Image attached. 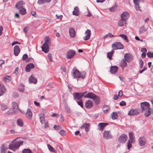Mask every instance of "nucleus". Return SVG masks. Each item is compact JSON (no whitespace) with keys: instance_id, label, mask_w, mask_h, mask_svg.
Segmentation results:
<instances>
[{"instance_id":"9d476101","label":"nucleus","mask_w":153,"mask_h":153,"mask_svg":"<svg viewBox=\"0 0 153 153\" xmlns=\"http://www.w3.org/2000/svg\"><path fill=\"white\" fill-rule=\"evenodd\" d=\"M76 54L75 51L73 50H70L66 53V58L70 59L74 56Z\"/></svg>"},{"instance_id":"0e129e2a","label":"nucleus","mask_w":153,"mask_h":153,"mask_svg":"<svg viewBox=\"0 0 153 153\" xmlns=\"http://www.w3.org/2000/svg\"><path fill=\"white\" fill-rule=\"evenodd\" d=\"M3 28L2 26H0V36H1L3 33L2 31L3 30Z\"/></svg>"},{"instance_id":"864d4df0","label":"nucleus","mask_w":153,"mask_h":153,"mask_svg":"<svg viewBox=\"0 0 153 153\" xmlns=\"http://www.w3.org/2000/svg\"><path fill=\"white\" fill-rule=\"evenodd\" d=\"M87 91H85L83 92H80L81 95L82 97H83L84 98H86L87 97H85L87 96Z\"/></svg>"},{"instance_id":"a18cd8bd","label":"nucleus","mask_w":153,"mask_h":153,"mask_svg":"<svg viewBox=\"0 0 153 153\" xmlns=\"http://www.w3.org/2000/svg\"><path fill=\"white\" fill-rule=\"evenodd\" d=\"M95 101V103L97 104H98L100 102V98L98 96H96L95 98L93 99Z\"/></svg>"},{"instance_id":"de8ad7c7","label":"nucleus","mask_w":153,"mask_h":153,"mask_svg":"<svg viewBox=\"0 0 153 153\" xmlns=\"http://www.w3.org/2000/svg\"><path fill=\"white\" fill-rule=\"evenodd\" d=\"M114 36V35L112 34L111 33H108V34H106L105 36H104L103 37V38L105 39L108 37H109L110 38H111L113 37Z\"/></svg>"},{"instance_id":"f704fd0d","label":"nucleus","mask_w":153,"mask_h":153,"mask_svg":"<svg viewBox=\"0 0 153 153\" xmlns=\"http://www.w3.org/2000/svg\"><path fill=\"white\" fill-rule=\"evenodd\" d=\"M114 51L113 49L112 50L111 52H108L107 53V57L108 58L110 59H112V56L113 53H114Z\"/></svg>"},{"instance_id":"5701e85b","label":"nucleus","mask_w":153,"mask_h":153,"mask_svg":"<svg viewBox=\"0 0 153 153\" xmlns=\"http://www.w3.org/2000/svg\"><path fill=\"white\" fill-rule=\"evenodd\" d=\"M90 124L88 123H85V124L80 127L82 129L85 128V131L86 132H88L89 131Z\"/></svg>"},{"instance_id":"39448f33","label":"nucleus","mask_w":153,"mask_h":153,"mask_svg":"<svg viewBox=\"0 0 153 153\" xmlns=\"http://www.w3.org/2000/svg\"><path fill=\"white\" fill-rule=\"evenodd\" d=\"M103 137L105 139L108 140L112 138V135L110 133V131H105L103 133Z\"/></svg>"},{"instance_id":"cd10ccee","label":"nucleus","mask_w":153,"mask_h":153,"mask_svg":"<svg viewBox=\"0 0 153 153\" xmlns=\"http://www.w3.org/2000/svg\"><path fill=\"white\" fill-rule=\"evenodd\" d=\"M126 21L121 19L118 21L117 25L119 26L122 27L124 24H126Z\"/></svg>"},{"instance_id":"c756f323","label":"nucleus","mask_w":153,"mask_h":153,"mask_svg":"<svg viewBox=\"0 0 153 153\" xmlns=\"http://www.w3.org/2000/svg\"><path fill=\"white\" fill-rule=\"evenodd\" d=\"M85 106L87 108H90L92 106V103L90 100H88L86 102Z\"/></svg>"},{"instance_id":"ea45409f","label":"nucleus","mask_w":153,"mask_h":153,"mask_svg":"<svg viewBox=\"0 0 153 153\" xmlns=\"http://www.w3.org/2000/svg\"><path fill=\"white\" fill-rule=\"evenodd\" d=\"M12 108L13 109H18V104L15 102H13L12 103Z\"/></svg>"},{"instance_id":"a211bd4d","label":"nucleus","mask_w":153,"mask_h":153,"mask_svg":"<svg viewBox=\"0 0 153 153\" xmlns=\"http://www.w3.org/2000/svg\"><path fill=\"white\" fill-rule=\"evenodd\" d=\"M25 3L23 1H18L15 5L16 8L18 9L23 7V5Z\"/></svg>"},{"instance_id":"58836bf2","label":"nucleus","mask_w":153,"mask_h":153,"mask_svg":"<svg viewBox=\"0 0 153 153\" xmlns=\"http://www.w3.org/2000/svg\"><path fill=\"white\" fill-rule=\"evenodd\" d=\"M146 29L144 26H143L140 27V28L139 33L140 34H142L144 32H146Z\"/></svg>"},{"instance_id":"8fccbe9b","label":"nucleus","mask_w":153,"mask_h":153,"mask_svg":"<svg viewBox=\"0 0 153 153\" xmlns=\"http://www.w3.org/2000/svg\"><path fill=\"white\" fill-rule=\"evenodd\" d=\"M147 55L149 58H153V53L149 52L147 53Z\"/></svg>"},{"instance_id":"4d7b16f0","label":"nucleus","mask_w":153,"mask_h":153,"mask_svg":"<svg viewBox=\"0 0 153 153\" xmlns=\"http://www.w3.org/2000/svg\"><path fill=\"white\" fill-rule=\"evenodd\" d=\"M132 146V145L130 143L129 140L128 141V142L127 143V147L128 149H130Z\"/></svg>"},{"instance_id":"79ce46f5","label":"nucleus","mask_w":153,"mask_h":153,"mask_svg":"<svg viewBox=\"0 0 153 153\" xmlns=\"http://www.w3.org/2000/svg\"><path fill=\"white\" fill-rule=\"evenodd\" d=\"M1 109L4 111L7 109L8 108V106L4 104H1Z\"/></svg>"},{"instance_id":"aec40b11","label":"nucleus","mask_w":153,"mask_h":153,"mask_svg":"<svg viewBox=\"0 0 153 153\" xmlns=\"http://www.w3.org/2000/svg\"><path fill=\"white\" fill-rule=\"evenodd\" d=\"M20 49L18 45H16L14 48V53L15 56H18L20 52Z\"/></svg>"},{"instance_id":"393cba45","label":"nucleus","mask_w":153,"mask_h":153,"mask_svg":"<svg viewBox=\"0 0 153 153\" xmlns=\"http://www.w3.org/2000/svg\"><path fill=\"white\" fill-rule=\"evenodd\" d=\"M120 66L121 67L122 69H123L124 68L126 67L127 66V64L126 60L123 59L120 62Z\"/></svg>"},{"instance_id":"72a5a7b5","label":"nucleus","mask_w":153,"mask_h":153,"mask_svg":"<svg viewBox=\"0 0 153 153\" xmlns=\"http://www.w3.org/2000/svg\"><path fill=\"white\" fill-rule=\"evenodd\" d=\"M17 124L20 127H22L23 126L24 123L23 120L21 119H19L17 120L16 121Z\"/></svg>"},{"instance_id":"4be33fe9","label":"nucleus","mask_w":153,"mask_h":153,"mask_svg":"<svg viewBox=\"0 0 153 153\" xmlns=\"http://www.w3.org/2000/svg\"><path fill=\"white\" fill-rule=\"evenodd\" d=\"M129 135L131 143H134L135 141L134 133L132 132H130L129 133Z\"/></svg>"},{"instance_id":"49530a36","label":"nucleus","mask_w":153,"mask_h":153,"mask_svg":"<svg viewBox=\"0 0 153 153\" xmlns=\"http://www.w3.org/2000/svg\"><path fill=\"white\" fill-rule=\"evenodd\" d=\"M116 10V6H113L112 7L109 8V10L111 12H114Z\"/></svg>"},{"instance_id":"20e7f679","label":"nucleus","mask_w":153,"mask_h":153,"mask_svg":"<svg viewBox=\"0 0 153 153\" xmlns=\"http://www.w3.org/2000/svg\"><path fill=\"white\" fill-rule=\"evenodd\" d=\"M112 47L115 50L121 49L124 48L123 45L120 42H117L112 44Z\"/></svg>"},{"instance_id":"f257e3e1","label":"nucleus","mask_w":153,"mask_h":153,"mask_svg":"<svg viewBox=\"0 0 153 153\" xmlns=\"http://www.w3.org/2000/svg\"><path fill=\"white\" fill-rule=\"evenodd\" d=\"M23 143L22 140L20 138H16L12 141L9 145L8 149H10L15 151Z\"/></svg>"},{"instance_id":"ddd939ff","label":"nucleus","mask_w":153,"mask_h":153,"mask_svg":"<svg viewBox=\"0 0 153 153\" xmlns=\"http://www.w3.org/2000/svg\"><path fill=\"white\" fill-rule=\"evenodd\" d=\"M138 142L140 145L142 146L145 145L146 142V140L145 137H141L139 138Z\"/></svg>"},{"instance_id":"c85d7f7f","label":"nucleus","mask_w":153,"mask_h":153,"mask_svg":"<svg viewBox=\"0 0 153 153\" xmlns=\"http://www.w3.org/2000/svg\"><path fill=\"white\" fill-rule=\"evenodd\" d=\"M118 67L116 66L111 67L110 71L112 74H114L118 70Z\"/></svg>"},{"instance_id":"603ef678","label":"nucleus","mask_w":153,"mask_h":153,"mask_svg":"<svg viewBox=\"0 0 153 153\" xmlns=\"http://www.w3.org/2000/svg\"><path fill=\"white\" fill-rule=\"evenodd\" d=\"M30 69H32L34 68V65L32 63H30L28 64L27 65Z\"/></svg>"},{"instance_id":"c9c22d12","label":"nucleus","mask_w":153,"mask_h":153,"mask_svg":"<svg viewBox=\"0 0 153 153\" xmlns=\"http://www.w3.org/2000/svg\"><path fill=\"white\" fill-rule=\"evenodd\" d=\"M111 118L113 120H115L118 118V114L117 113L113 112L111 114Z\"/></svg>"},{"instance_id":"37998d69","label":"nucleus","mask_w":153,"mask_h":153,"mask_svg":"<svg viewBox=\"0 0 153 153\" xmlns=\"http://www.w3.org/2000/svg\"><path fill=\"white\" fill-rule=\"evenodd\" d=\"M31 150L29 149H24L22 151V153H31Z\"/></svg>"},{"instance_id":"bb28decb","label":"nucleus","mask_w":153,"mask_h":153,"mask_svg":"<svg viewBox=\"0 0 153 153\" xmlns=\"http://www.w3.org/2000/svg\"><path fill=\"white\" fill-rule=\"evenodd\" d=\"M96 97V95L92 92H90L88 93L87 94V97H87L86 98H88L90 99H93L95 98Z\"/></svg>"},{"instance_id":"f8f14e48","label":"nucleus","mask_w":153,"mask_h":153,"mask_svg":"<svg viewBox=\"0 0 153 153\" xmlns=\"http://www.w3.org/2000/svg\"><path fill=\"white\" fill-rule=\"evenodd\" d=\"M85 34V36L83 37V39L84 40H87L89 39L91 35V30L89 29H87L86 30Z\"/></svg>"},{"instance_id":"680f3d73","label":"nucleus","mask_w":153,"mask_h":153,"mask_svg":"<svg viewBox=\"0 0 153 153\" xmlns=\"http://www.w3.org/2000/svg\"><path fill=\"white\" fill-rule=\"evenodd\" d=\"M120 105L121 106H125L126 105V103L124 101H123L120 103Z\"/></svg>"},{"instance_id":"a19ab883","label":"nucleus","mask_w":153,"mask_h":153,"mask_svg":"<svg viewBox=\"0 0 153 153\" xmlns=\"http://www.w3.org/2000/svg\"><path fill=\"white\" fill-rule=\"evenodd\" d=\"M19 12L22 15H25L26 13V9L23 7L20 9Z\"/></svg>"},{"instance_id":"4468645a","label":"nucleus","mask_w":153,"mask_h":153,"mask_svg":"<svg viewBox=\"0 0 153 153\" xmlns=\"http://www.w3.org/2000/svg\"><path fill=\"white\" fill-rule=\"evenodd\" d=\"M129 17V14L127 12H123L121 15V19L126 21Z\"/></svg>"},{"instance_id":"2f4dec72","label":"nucleus","mask_w":153,"mask_h":153,"mask_svg":"<svg viewBox=\"0 0 153 153\" xmlns=\"http://www.w3.org/2000/svg\"><path fill=\"white\" fill-rule=\"evenodd\" d=\"M79 8L77 7H76L74 9V10L73 12V15L77 16L79 15Z\"/></svg>"},{"instance_id":"13d9d810","label":"nucleus","mask_w":153,"mask_h":153,"mask_svg":"<svg viewBox=\"0 0 153 153\" xmlns=\"http://www.w3.org/2000/svg\"><path fill=\"white\" fill-rule=\"evenodd\" d=\"M59 134L62 136H64L65 134V131L64 130H61L59 132Z\"/></svg>"},{"instance_id":"5fc2aeb1","label":"nucleus","mask_w":153,"mask_h":153,"mask_svg":"<svg viewBox=\"0 0 153 153\" xmlns=\"http://www.w3.org/2000/svg\"><path fill=\"white\" fill-rule=\"evenodd\" d=\"M144 62L143 61L140 59L139 62L140 67V68H142L143 67Z\"/></svg>"},{"instance_id":"1a4fd4ad","label":"nucleus","mask_w":153,"mask_h":153,"mask_svg":"<svg viewBox=\"0 0 153 153\" xmlns=\"http://www.w3.org/2000/svg\"><path fill=\"white\" fill-rule=\"evenodd\" d=\"M127 139V136L125 134H123L120 136L118 139L119 142L121 143H124Z\"/></svg>"},{"instance_id":"e2e57ef3","label":"nucleus","mask_w":153,"mask_h":153,"mask_svg":"<svg viewBox=\"0 0 153 153\" xmlns=\"http://www.w3.org/2000/svg\"><path fill=\"white\" fill-rule=\"evenodd\" d=\"M118 95L119 97H121L123 96V93L122 90H120L119 91Z\"/></svg>"},{"instance_id":"f03ea898","label":"nucleus","mask_w":153,"mask_h":153,"mask_svg":"<svg viewBox=\"0 0 153 153\" xmlns=\"http://www.w3.org/2000/svg\"><path fill=\"white\" fill-rule=\"evenodd\" d=\"M141 107L142 108V112L144 113L145 117H148L151 114L150 105L149 103L146 102H141Z\"/></svg>"},{"instance_id":"423d86ee","label":"nucleus","mask_w":153,"mask_h":153,"mask_svg":"<svg viewBox=\"0 0 153 153\" xmlns=\"http://www.w3.org/2000/svg\"><path fill=\"white\" fill-rule=\"evenodd\" d=\"M138 109H131L128 113V115L129 116H137L139 113Z\"/></svg>"},{"instance_id":"7c9ffc66","label":"nucleus","mask_w":153,"mask_h":153,"mask_svg":"<svg viewBox=\"0 0 153 153\" xmlns=\"http://www.w3.org/2000/svg\"><path fill=\"white\" fill-rule=\"evenodd\" d=\"M51 0H38L37 3L39 4H43L45 3H49Z\"/></svg>"},{"instance_id":"7ed1b4c3","label":"nucleus","mask_w":153,"mask_h":153,"mask_svg":"<svg viewBox=\"0 0 153 153\" xmlns=\"http://www.w3.org/2000/svg\"><path fill=\"white\" fill-rule=\"evenodd\" d=\"M86 75L84 71L80 72L77 69L73 68L71 71V75L74 78H82L84 79Z\"/></svg>"},{"instance_id":"412c9836","label":"nucleus","mask_w":153,"mask_h":153,"mask_svg":"<svg viewBox=\"0 0 153 153\" xmlns=\"http://www.w3.org/2000/svg\"><path fill=\"white\" fill-rule=\"evenodd\" d=\"M29 83H33L34 84H36L37 82V79L34 76H31L29 78Z\"/></svg>"},{"instance_id":"9b49d317","label":"nucleus","mask_w":153,"mask_h":153,"mask_svg":"<svg viewBox=\"0 0 153 153\" xmlns=\"http://www.w3.org/2000/svg\"><path fill=\"white\" fill-rule=\"evenodd\" d=\"M124 58L125 60L128 62H131L133 58V56L129 53L125 54L124 56Z\"/></svg>"},{"instance_id":"338daca9","label":"nucleus","mask_w":153,"mask_h":153,"mask_svg":"<svg viewBox=\"0 0 153 153\" xmlns=\"http://www.w3.org/2000/svg\"><path fill=\"white\" fill-rule=\"evenodd\" d=\"M141 51L143 52V53H146L147 52V50L146 48H142L141 49Z\"/></svg>"},{"instance_id":"4c0bfd02","label":"nucleus","mask_w":153,"mask_h":153,"mask_svg":"<svg viewBox=\"0 0 153 153\" xmlns=\"http://www.w3.org/2000/svg\"><path fill=\"white\" fill-rule=\"evenodd\" d=\"M47 146L48 148L50 151L51 152H53L54 153H56V151L50 145L48 144L47 145Z\"/></svg>"},{"instance_id":"e433bc0d","label":"nucleus","mask_w":153,"mask_h":153,"mask_svg":"<svg viewBox=\"0 0 153 153\" xmlns=\"http://www.w3.org/2000/svg\"><path fill=\"white\" fill-rule=\"evenodd\" d=\"M17 112L18 111L16 112V111H15L13 110H10L7 111L6 114L8 115H11L15 114L17 113Z\"/></svg>"},{"instance_id":"6e6552de","label":"nucleus","mask_w":153,"mask_h":153,"mask_svg":"<svg viewBox=\"0 0 153 153\" xmlns=\"http://www.w3.org/2000/svg\"><path fill=\"white\" fill-rule=\"evenodd\" d=\"M133 2L135 5L136 10H140V4L141 3H143L144 2V0H133Z\"/></svg>"},{"instance_id":"6e6d98bb","label":"nucleus","mask_w":153,"mask_h":153,"mask_svg":"<svg viewBox=\"0 0 153 153\" xmlns=\"http://www.w3.org/2000/svg\"><path fill=\"white\" fill-rule=\"evenodd\" d=\"M53 128L57 130H59L61 128V127L59 126H56V125H55L53 127Z\"/></svg>"},{"instance_id":"2eb2a0df","label":"nucleus","mask_w":153,"mask_h":153,"mask_svg":"<svg viewBox=\"0 0 153 153\" xmlns=\"http://www.w3.org/2000/svg\"><path fill=\"white\" fill-rule=\"evenodd\" d=\"M42 50L45 53H47L49 50V48L48 44L44 43L42 47Z\"/></svg>"},{"instance_id":"dca6fc26","label":"nucleus","mask_w":153,"mask_h":153,"mask_svg":"<svg viewBox=\"0 0 153 153\" xmlns=\"http://www.w3.org/2000/svg\"><path fill=\"white\" fill-rule=\"evenodd\" d=\"M74 98L75 100H80L82 97L80 92H75L73 94Z\"/></svg>"},{"instance_id":"0eeeda50","label":"nucleus","mask_w":153,"mask_h":153,"mask_svg":"<svg viewBox=\"0 0 153 153\" xmlns=\"http://www.w3.org/2000/svg\"><path fill=\"white\" fill-rule=\"evenodd\" d=\"M40 120L42 124L45 123V127L47 128L49 127L47 123H45V116L43 113H41L39 115Z\"/></svg>"},{"instance_id":"f3484780","label":"nucleus","mask_w":153,"mask_h":153,"mask_svg":"<svg viewBox=\"0 0 153 153\" xmlns=\"http://www.w3.org/2000/svg\"><path fill=\"white\" fill-rule=\"evenodd\" d=\"M108 125V123H100L98 124V126L99 130L102 131L104 128Z\"/></svg>"},{"instance_id":"c03bdc74","label":"nucleus","mask_w":153,"mask_h":153,"mask_svg":"<svg viewBox=\"0 0 153 153\" xmlns=\"http://www.w3.org/2000/svg\"><path fill=\"white\" fill-rule=\"evenodd\" d=\"M119 36H121L123 38H124L126 41L127 42H128V40L127 37L124 34H121L119 35Z\"/></svg>"},{"instance_id":"473e14b6","label":"nucleus","mask_w":153,"mask_h":153,"mask_svg":"<svg viewBox=\"0 0 153 153\" xmlns=\"http://www.w3.org/2000/svg\"><path fill=\"white\" fill-rule=\"evenodd\" d=\"M1 153H5L8 148L7 147H5L4 144H2L1 146Z\"/></svg>"},{"instance_id":"b1692460","label":"nucleus","mask_w":153,"mask_h":153,"mask_svg":"<svg viewBox=\"0 0 153 153\" xmlns=\"http://www.w3.org/2000/svg\"><path fill=\"white\" fill-rule=\"evenodd\" d=\"M26 117L30 119H31L32 116V113L30 108H28L27 110L26 114Z\"/></svg>"},{"instance_id":"a878e982","label":"nucleus","mask_w":153,"mask_h":153,"mask_svg":"<svg viewBox=\"0 0 153 153\" xmlns=\"http://www.w3.org/2000/svg\"><path fill=\"white\" fill-rule=\"evenodd\" d=\"M110 110V107L109 106L105 105L103 106L102 110L105 113H108Z\"/></svg>"},{"instance_id":"6ab92c4d","label":"nucleus","mask_w":153,"mask_h":153,"mask_svg":"<svg viewBox=\"0 0 153 153\" xmlns=\"http://www.w3.org/2000/svg\"><path fill=\"white\" fill-rule=\"evenodd\" d=\"M69 32L71 37L74 38L75 36V31L73 28H70L69 30Z\"/></svg>"},{"instance_id":"3c124183","label":"nucleus","mask_w":153,"mask_h":153,"mask_svg":"<svg viewBox=\"0 0 153 153\" xmlns=\"http://www.w3.org/2000/svg\"><path fill=\"white\" fill-rule=\"evenodd\" d=\"M78 104L81 106L82 108L83 107L82 101V100H80L79 101H76Z\"/></svg>"},{"instance_id":"774afa93","label":"nucleus","mask_w":153,"mask_h":153,"mask_svg":"<svg viewBox=\"0 0 153 153\" xmlns=\"http://www.w3.org/2000/svg\"><path fill=\"white\" fill-rule=\"evenodd\" d=\"M25 70L26 72H29L30 71V68L28 67V66L26 65V66L25 67Z\"/></svg>"},{"instance_id":"bf43d9fd","label":"nucleus","mask_w":153,"mask_h":153,"mask_svg":"<svg viewBox=\"0 0 153 153\" xmlns=\"http://www.w3.org/2000/svg\"><path fill=\"white\" fill-rule=\"evenodd\" d=\"M13 96L14 98H17L19 97V94L17 92H14L13 93Z\"/></svg>"},{"instance_id":"69168bd1","label":"nucleus","mask_w":153,"mask_h":153,"mask_svg":"<svg viewBox=\"0 0 153 153\" xmlns=\"http://www.w3.org/2000/svg\"><path fill=\"white\" fill-rule=\"evenodd\" d=\"M61 68L63 72H66V69L65 66H61Z\"/></svg>"},{"instance_id":"09e8293b","label":"nucleus","mask_w":153,"mask_h":153,"mask_svg":"<svg viewBox=\"0 0 153 153\" xmlns=\"http://www.w3.org/2000/svg\"><path fill=\"white\" fill-rule=\"evenodd\" d=\"M7 80H11V78L10 76H6L4 78V80L5 82H7Z\"/></svg>"},{"instance_id":"052dcab7","label":"nucleus","mask_w":153,"mask_h":153,"mask_svg":"<svg viewBox=\"0 0 153 153\" xmlns=\"http://www.w3.org/2000/svg\"><path fill=\"white\" fill-rule=\"evenodd\" d=\"M27 57H28V55L27 54H25L23 55L22 59L23 60H25L26 59H27Z\"/></svg>"}]
</instances>
